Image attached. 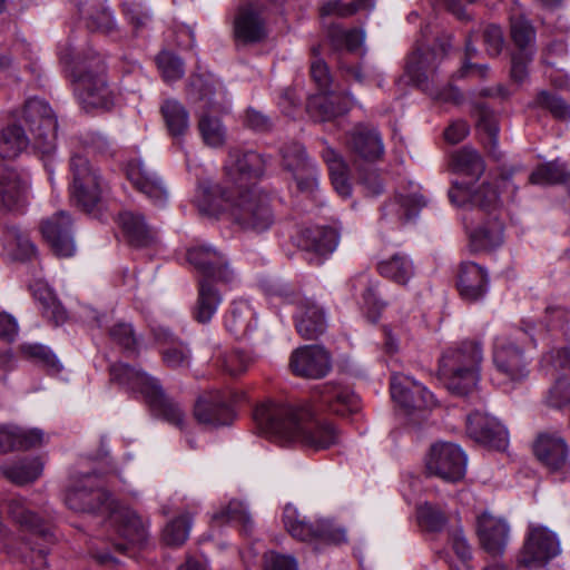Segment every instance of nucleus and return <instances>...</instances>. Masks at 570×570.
Wrapping results in <instances>:
<instances>
[{"instance_id":"774afa93","label":"nucleus","mask_w":570,"mask_h":570,"mask_svg":"<svg viewBox=\"0 0 570 570\" xmlns=\"http://www.w3.org/2000/svg\"><path fill=\"white\" fill-rule=\"evenodd\" d=\"M541 366L548 371L551 368L553 371L563 370L570 372V348L551 350L542 356Z\"/></svg>"},{"instance_id":"4be33fe9","label":"nucleus","mask_w":570,"mask_h":570,"mask_svg":"<svg viewBox=\"0 0 570 570\" xmlns=\"http://www.w3.org/2000/svg\"><path fill=\"white\" fill-rule=\"evenodd\" d=\"M535 458L550 471H563L569 465L570 449L557 432L540 433L533 443Z\"/></svg>"},{"instance_id":"4c0bfd02","label":"nucleus","mask_w":570,"mask_h":570,"mask_svg":"<svg viewBox=\"0 0 570 570\" xmlns=\"http://www.w3.org/2000/svg\"><path fill=\"white\" fill-rule=\"evenodd\" d=\"M26 185L19 174L0 163V208L13 209L24 202Z\"/></svg>"},{"instance_id":"c03bdc74","label":"nucleus","mask_w":570,"mask_h":570,"mask_svg":"<svg viewBox=\"0 0 570 570\" xmlns=\"http://www.w3.org/2000/svg\"><path fill=\"white\" fill-rule=\"evenodd\" d=\"M475 116L478 118V128L485 134L484 145L493 158L499 159L498 134L499 127L495 117L484 105H476Z\"/></svg>"},{"instance_id":"7ed1b4c3","label":"nucleus","mask_w":570,"mask_h":570,"mask_svg":"<svg viewBox=\"0 0 570 570\" xmlns=\"http://www.w3.org/2000/svg\"><path fill=\"white\" fill-rule=\"evenodd\" d=\"M264 173L262 156L253 150L230 149L224 165L222 183L214 184L205 180L198 185L196 205L202 214H215L220 207L216 204L217 189H229L257 186L253 179L259 178Z\"/></svg>"},{"instance_id":"c756f323","label":"nucleus","mask_w":570,"mask_h":570,"mask_svg":"<svg viewBox=\"0 0 570 570\" xmlns=\"http://www.w3.org/2000/svg\"><path fill=\"white\" fill-rule=\"evenodd\" d=\"M215 281L199 279L197 298L191 307V317L199 324H208L223 302V295L214 285Z\"/></svg>"},{"instance_id":"bf43d9fd","label":"nucleus","mask_w":570,"mask_h":570,"mask_svg":"<svg viewBox=\"0 0 570 570\" xmlns=\"http://www.w3.org/2000/svg\"><path fill=\"white\" fill-rule=\"evenodd\" d=\"M535 102L539 107L550 111L559 120L570 119V104L558 95L542 90L538 94Z\"/></svg>"},{"instance_id":"7c9ffc66","label":"nucleus","mask_w":570,"mask_h":570,"mask_svg":"<svg viewBox=\"0 0 570 570\" xmlns=\"http://www.w3.org/2000/svg\"><path fill=\"white\" fill-rule=\"evenodd\" d=\"M320 399L331 412L347 415L360 409L358 396L347 386L326 383L320 389Z\"/></svg>"},{"instance_id":"a211bd4d","label":"nucleus","mask_w":570,"mask_h":570,"mask_svg":"<svg viewBox=\"0 0 570 570\" xmlns=\"http://www.w3.org/2000/svg\"><path fill=\"white\" fill-rule=\"evenodd\" d=\"M449 198L456 206L478 208L482 216L499 214L500 197L497 188L490 183H483L471 190L468 186L454 184L449 189Z\"/></svg>"},{"instance_id":"c85d7f7f","label":"nucleus","mask_w":570,"mask_h":570,"mask_svg":"<svg viewBox=\"0 0 570 570\" xmlns=\"http://www.w3.org/2000/svg\"><path fill=\"white\" fill-rule=\"evenodd\" d=\"M481 218L482 223L469 234L472 252L490 250L503 243L504 224L500 214Z\"/></svg>"},{"instance_id":"a19ab883","label":"nucleus","mask_w":570,"mask_h":570,"mask_svg":"<svg viewBox=\"0 0 570 570\" xmlns=\"http://www.w3.org/2000/svg\"><path fill=\"white\" fill-rule=\"evenodd\" d=\"M160 111L170 136L179 138L188 131L189 115L179 101L173 99L166 100L163 104Z\"/></svg>"},{"instance_id":"680f3d73","label":"nucleus","mask_w":570,"mask_h":570,"mask_svg":"<svg viewBox=\"0 0 570 570\" xmlns=\"http://www.w3.org/2000/svg\"><path fill=\"white\" fill-rule=\"evenodd\" d=\"M213 521L217 524H222L224 522H238L242 523L245 529L252 524L250 517L246 508L243 502L237 500L229 501L226 508L214 513Z\"/></svg>"},{"instance_id":"0e129e2a","label":"nucleus","mask_w":570,"mask_h":570,"mask_svg":"<svg viewBox=\"0 0 570 570\" xmlns=\"http://www.w3.org/2000/svg\"><path fill=\"white\" fill-rule=\"evenodd\" d=\"M110 340L128 352H137L138 341L129 323L119 322L112 325L109 331Z\"/></svg>"},{"instance_id":"2f4dec72","label":"nucleus","mask_w":570,"mask_h":570,"mask_svg":"<svg viewBox=\"0 0 570 570\" xmlns=\"http://www.w3.org/2000/svg\"><path fill=\"white\" fill-rule=\"evenodd\" d=\"M478 534L482 547L492 554L501 553L508 542L509 527L501 520L488 513L478 519Z\"/></svg>"},{"instance_id":"8fccbe9b","label":"nucleus","mask_w":570,"mask_h":570,"mask_svg":"<svg viewBox=\"0 0 570 570\" xmlns=\"http://www.w3.org/2000/svg\"><path fill=\"white\" fill-rule=\"evenodd\" d=\"M254 363V358L238 350L220 353L216 358V365L230 376L244 374Z\"/></svg>"},{"instance_id":"b1692460","label":"nucleus","mask_w":570,"mask_h":570,"mask_svg":"<svg viewBox=\"0 0 570 570\" xmlns=\"http://www.w3.org/2000/svg\"><path fill=\"white\" fill-rule=\"evenodd\" d=\"M127 177L132 186L155 206L163 207L168 200V189L163 179L139 160L129 163Z\"/></svg>"},{"instance_id":"6ab92c4d","label":"nucleus","mask_w":570,"mask_h":570,"mask_svg":"<svg viewBox=\"0 0 570 570\" xmlns=\"http://www.w3.org/2000/svg\"><path fill=\"white\" fill-rule=\"evenodd\" d=\"M292 372L305 379H322L332 368L328 352L320 345H306L296 348L289 361Z\"/></svg>"},{"instance_id":"0eeeda50","label":"nucleus","mask_w":570,"mask_h":570,"mask_svg":"<svg viewBox=\"0 0 570 570\" xmlns=\"http://www.w3.org/2000/svg\"><path fill=\"white\" fill-rule=\"evenodd\" d=\"M73 94L86 111L110 110L115 105V92L106 77V65L100 56L92 55L78 61L71 72Z\"/></svg>"},{"instance_id":"9d476101","label":"nucleus","mask_w":570,"mask_h":570,"mask_svg":"<svg viewBox=\"0 0 570 570\" xmlns=\"http://www.w3.org/2000/svg\"><path fill=\"white\" fill-rule=\"evenodd\" d=\"M22 117L33 136L35 148L43 156L52 155L57 147L58 121L49 104L38 97L29 98Z\"/></svg>"},{"instance_id":"69168bd1","label":"nucleus","mask_w":570,"mask_h":570,"mask_svg":"<svg viewBox=\"0 0 570 570\" xmlns=\"http://www.w3.org/2000/svg\"><path fill=\"white\" fill-rule=\"evenodd\" d=\"M570 321V308L566 306H548L541 324L547 331L566 332Z\"/></svg>"},{"instance_id":"5701e85b","label":"nucleus","mask_w":570,"mask_h":570,"mask_svg":"<svg viewBox=\"0 0 570 570\" xmlns=\"http://www.w3.org/2000/svg\"><path fill=\"white\" fill-rule=\"evenodd\" d=\"M347 149L366 161H376L384 155V145L379 130L370 125L357 124L346 134Z\"/></svg>"},{"instance_id":"c9c22d12","label":"nucleus","mask_w":570,"mask_h":570,"mask_svg":"<svg viewBox=\"0 0 570 570\" xmlns=\"http://www.w3.org/2000/svg\"><path fill=\"white\" fill-rule=\"evenodd\" d=\"M224 324L236 338L250 337L256 328L255 312L245 301L234 302L224 317Z\"/></svg>"},{"instance_id":"39448f33","label":"nucleus","mask_w":570,"mask_h":570,"mask_svg":"<svg viewBox=\"0 0 570 570\" xmlns=\"http://www.w3.org/2000/svg\"><path fill=\"white\" fill-rule=\"evenodd\" d=\"M9 518L24 532L20 547V558L33 570L47 566L49 546L55 542L51 524L31 510L22 498H12L7 503Z\"/></svg>"},{"instance_id":"aec40b11","label":"nucleus","mask_w":570,"mask_h":570,"mask_svg":"<svg viewBox=\"0 0 570 570\" xmlns=\"http://www.w3.org/2000/svg\"><path fill=\"white\" fill-rule=\"evenodd\" d=\"M492 358L498 372L511 382L523 381L529 375L523 351L507 338L495 340Z\"/></svg>"},{"instance_id":"20e7f679","label":"nucleus","mask_w":570,"mask_h":570,"mask_svg":"<svg viewBox=\"0 0 570 570\" xmlns=\"http://www.w3.org/2000/svg\"><path fill=\"white\" fill-rule=\"evenodd\" d=\"M109 373L112 382L140 393L154 415L179 429L184 428L185 411L165 393L157 377L125 363L110 365Z\"/></svg>"},{"instance_id":"864d4df0","label":"nucleus","mask_w":570,"mask_h":570,"mask_svg":"<svg viewBox=\"0 0 570 570\" xmlns=\"http://www.w3.org/2000/svg\"><path fill=\"white\" fill-rule=\"evenodd\" d=\"M454 163L458 170L473 177H480L485 169L481 155L476 150L468 147L456 153Z\"/></svg>"},{"instance_id":"473e14b6","label":"nucleus","mask_w":570,"mask_h":570,"mask_svg":"<svg viewBox=\"0 0 570 570\" xmlns=\"http://www.w3.org/2000/svg\"><path fill=\"white\" fill-rule=\"evenodd\" d=\"M235 36L245 43L259 42L265 38V24L258 4L249 3L240 8L235 20Z\"/></svg>"},{"instance_id":"f03ea898","label":"nucleus","mask_w":570,"mask_h":570,"mask_svg":"<svg viewBox=\"0 0 570 570\" xmlns=\"http://www.w3.org/2000/svg\"><path fill=\"white\" fill-rule=\"evenodd\" d=\"M216 204L220 207L215 214L218 217L226 214L232 224L239 229L253 233H264L275 223L276 216L269 195L258 186L235 189H217Z\"/></svg>"},{"instance_id":"bb28decb","label":"nucleus","mask_w":570,"mask_h":570,"mask_svg":"<svg viewBox=\"0 0 570 570\" xmlns=\"http://www.w3.org/2000/svg\"><path fill=\"white\" fill-rule=\"evenodd\" d=\"M456 286L463 299H481L489 288L487 269L474 262H462L458 271Z\"/></svg>"},{"instance_id":"6e6552de","label":"nucleus","mask_w":570,"mask_h":570,"mask_svg":"<svg viewBox=\"0 0 570 570\" xmlns=\"http://www.w3.org/2000/svg\"><path fill=\"white\" fill-rule=\"evenodd\" d=\"M70 196L81 210L92 213L99 208L106 184L99 170L94 167L87 156L73 153L70 158Z\"/></svg>"},{"instance_id":"f257e3e1","label":"nucleus","mask_w":570,"mask_h":570,"mask_svg":"<svg viewBox=\"0 0 570 570\" xmlns=\"http://www.w3.org/2000/svg\"><path fill=\"white\" fill-rule=\"evenodd\" d=\"M253 417L259 433L281 445L298 443L318 451L338 442L336 428L317 419L309 405L266 401L255 407Z\"/></svg>"},{"instance_id":"e433bc0d","label":"nucleus","mask_w":570,"mask_h":570,"mask_svg":"<svg viewBox=\"0 0 570 570\" xmlns=\"http://www.w3.org/2000/svg\"><path fill=\"white\" fill-rule=\"evenodd\" d=\"M377 273L401 286H406L415 275V265L405 253H395L380 261L376 265Z\"/></svg>"},{"instance_id":"603ef678","label":"nucleus","mask_w":570,"mask_h":570,"mask_svg":"<svg viewBox=\"0 0 570 570\" xmlns=\"http://www.w3.org/2000/svg\"><path fill=\"white\" fill-rule=\"evenodd\" d=\"M417 521L425 531L441 532L448 523V518L440 507L425 502L417 508Z\"/></svg>"},{"instance_id":"e2e57ef3","label":"nucleus","mask_w":570,"mask_h":570,"mask_svg":"<svg viewBox=\"0 0 570 570\" xmlns=\"http://www.w3.org/2000/svg\"><path fill=\"white\" fill-rule=\"evenodd\" d=\"M157 66L165 81H176L183 78L185 70L184 63L179 57L169 52L161 51L156 58Z\"/></svg>"},{"instance_id":"79ce46f5","label":"nucleus","mask_w":570,"mask_h":570,"mask_svg":"<svg viewBox=\"0 0 570 570\" xmlns=\"http://www.w3.org/2000/svg\"><path fill=\"white\" fill-rule=\"evenodd\" d=\"M28 144L29 138L22 127L8 126L0 131V157L13 159L27 148Z\"/></svg>"},{"instance_id":"ddd939ff","label":"nucleus","mask_w":570,"mask_h":570,"mask_svg":"<svg viewBox=\"0 0 570 570\" xmlns=\"http://www.w3.org/2000/svg\"><path fill=\"white\" fill-rule=\"evenodd\" d=\"M560 551V542L554 532L546 527L531 525L518 556V563L527 568L543 567Z\"/></svg>"},{"instance_id":"37998d69","label":"nucleus","mask_w":570,"mask_h":570,"mask_svg":"<svg viewBox=\"0 0 570 570\" xmlns=\"http://www.w3.org/2000/svg\"><path fill=\"white\" fill-rule=\"evenodd\" d=\"M347 286L351 292L362 289L363 304L368 309L381 311L385 307V303L377 295V282L372 281L367 273H358L348 281Z\"/></svg>"},{"instance_id":"a878e982","label":"nucleus","mask_w":570,"mask_h":570,"mask_svg":"<svg viewBox=\"0 0 570 570\" xmlns=\"http://www.w3.org/2000/svg\"><path fill=\"white\" fill-rule=\"evenodd\" d=\"M194 415L200 424L212 428L229 425L235 417L230 402L218 393L199 397L195 404Z\"/></svg>"},{"instance_id":"3c124183","label":"nucleus","mask_w":570,"mask_h":570,"mask_svg":"<svg viewBox=\"0 0 570 570\" xmlns=\"http://www.w3.org/2000/svg\"><path fill=\"white\" fill-rule=\"evenodd\" d=\"M193 519L189 513L180 514L167 523L163 532V540L167 546L179 547L189 537Z\"/></svg>"},{"instance_id":"5fc2aeb1","label":"nucleus","mask_w":570,"mask_h":570,"mask_svg":"<svg viewBox=\"0 0 570 570\" xmlns=\"http://www.w3.org/2000/svg\"><path fill=\"white\" fill-rule=\"evenodd\" d=\"M281 154L284 167L291 173L299 171L314 164L307 156L305 148L296 141H292L282 147Z\"/></svg>"},{"instance_id":"ea45409f","label":"nucleus","mask_w":570,"mask_h":570,"mask_svg":"<svg viewBox=\"0 0 570 570\" xmlns=\"http://www.w3.org/2000/svg\"><path fill=\"white\" fill-rule=\"evenodd\" d=\"M42 471L43 463L39 458L23 459L1 468L2 475L17 485L35 482Z\"/></svg>"},{"instance_id":"13d9d810","label":"nucleus","mask_w":570,"mask_h":570,"mask_svg":"<svg viewBox=\"0 0 570 570\" xmlns=\"http://www.w3.org/2000/svg\"><path fill=\"white\" fill-rule=\"evenodd\" d=\"M161 360L171 370L188 368L191 362L190 350L181 342L174 343L163 348Z\"/></svg>"},{"instance_id":"6e6d98bb","label":"nucleus","mask_w":570,"mask_h":570,"mask_svg":"<svg viewBox=\"0 0 570 570\" xmlns=\"http://www.w3.org/2000/svg\"><path fill=\"white\" fill-rule=\"evenodd\" d=\"M374 7V0H352L344 3L340 0L328 1L321 8L322 16L335 14L341 18H346L355 14L361 10H371Z\"/></svg>"},{"instance_id":"9b49d317","label":"nucleus","mask_w":570,"mask_h":570,"mask_svg":"<svg viewBox=\"0 0 570 570\" xmlns=\"http://www.w3.org/2000/svg\"><path fill=\"white\" fill-rule=\"evenodd\" d=\"M110 494L105 488L101 475L91 472L72 476L65 494V502L70 510L96 513L109 505Z\"/></svg>"},{"instance_id":"58836bf2","label":"nucleus","mask_w":570,"mask_h":570,"mask_svg":"<svg viewBox=\"0 0 570 570\" xmlns=\"http://www.w3.org/2000/svg\"><path fill=\"white\" fill-rule=\"evenodd\" d=\"M424 206H426V200L421 195H400L383 205L381 209L382 218L404 224L412 217H415Z\"/></svg>"},{"instance_id":"2eb2a0df","label":"nucleus","mask_w":570,"mask_h":570,"mask_svg":"<svg viewBox=\"0 0 570 570\" xmlns=\"http://www.w3.org/2000/svg\"><path fill=\"white\" fill-rule=\"evenodd\" d=\"M390 390L393 401L409 413L428 410L435 405L433 394L409 376L392 375Z\"/></svg>"},{"instance_id":"f3484780","label":"nucleus","mask_w":570,"mask_h":570,"mask_svg":"<svg viewBox=\"0 0 570 570\" xmlns=\"http://www.w3.org/2000/svg\"><path fill=\"white\" fill-rule=\"evenodd\" d=\"M188 263L202 275L200 279L229 283L233 272L219 252L210 246H195L187 250Z\"/></svg>"},{"instance_id":"338daca9","label":"nucleus","mask_w":570,"mask_h":570,"mask_svg":"<svg viewBox=\"0 0 570 570\" xmlns=\"http://www.w3.org/2000/svg\"><path fill=\"white\" fill-rule=\"evenodd\" d=\"M22 353L35 361L40 362L45 366L59 371L61 365L56 355L46 346L40 344H23Z\"/></svg>"},{"instance_id":"49530a36","label":"nucleus","mask_w":570,"mask_h":570,"mask_svg":"<svg viewBox=\"0 0 570 570\" xmlns=\"http://www.w3.org/2000/svg\"><path fill=\"white\" fill-rule=\"evenodd\" d=\"M3 245L19 259H31L37 253L36 246L28 235L14 226L4 230Z\"/></svg>"},{"instance_id":"4468645a","label":"nucleus","mask_w":570,"mask_h":570,"mask_svg":"<svg viewBox=\"0 0 570 570\" xmlns=\"http://www.w3.org/2000/svg\"><path fill=\"white\" fill-rule=\"evenodd\" d=\"M285 301L297 305L295 326L298 334L305 340H316L326 330L324 311L314 301L301 297L294 292L283 289L279 292Z\"/></svg>"},{"instance_id":"a18cd8bd","label":"nucleus","mask_w":570,"mask_h":570,"mask_svg":"<svg viewBox=\"0 0 570 570\" xmlns=\"http://www.w3.org/2000/svg\"><path fill=\"white\" fill-rule=\"evenodd\" d=\"M510 35L519 51L535 50V29L522 14L512 16L510 19Z\"/></svg>"},{"instance_id":"412c9836","label":"nucleus","mask_w":570,"mask_h":570,"mask_svg":"<svg viewBox=\"0 0 570 570\" xmlns=\"http://www.w3.org/2000/svg\"><path fill=\"white\" fill-rule=\"evenodd\" d=\"M110 521L127 543H116V551L128 554L130 546L142 544L147 540V528L144 520L128 507H117L111 511Z\"/></svg>"},{"instance_id":"1a4fd4ad","label":"nucleus","mask_w":570,"mask_h":570,"mask_svg":"<svg viewBox=\"0 0 570 570\" xmlns=\"http://www.w3.org/2000/svg\"><path fill=\"white\" fill-rule=\"evenodd\" d=\"M283 523L294 539L303 542L338 544L346 541L344 529L335 527L326 519L311 520L289 503L284 508Z\"/></svg>"},{"instance_id":"cd10ccee","label":"nucleus","mask_w":570,"mask_h":570,"mask_svg":"<svg viewBox=\"0 0 570 570\" xmlns=\"http://www.w3.org/2000/svg\"><path fill=\"white\" fill-rule=\"evenodd\" d=\"M353 105L350 95L320 94L308 98L306 110L315 121L324 122L346 114Z\"/></svg>"},{"instance_id":"4d7b16f0","label":"nucleus","mask_w":570,"mask_h":570,"mask_svg":"<svg viewBox=\"0 0 570 570\" xmlns=\"http://www.w3.org/2000/svg\"><path fill=\"white\" fill-rule=\"evenodd\" d=\"M198 129L206 145L215 148L224 145L226 131L218 118L204 115L199 119Z\"/></svg>"},{"instance_id":"f8f14e48","label":"nucleus","mask_w":570,"mask_h":570,"mask_svg":"<svg viewBox=\"0 0 570 570\" xmlns=\"http://www.w3.org/2000/svg\"><path fill=\"white\" fill-rule=\"evenodd\" d=\"M466 462L468 458L459 445L438 442L430 448L425 459V470L430 476L456 483L465 475Z\"/></svg>"},{"instance_id":"de8ad7c7","label":"nucleus","mask_w":570,"mask_h":570,"mask_svg":"<svg viewBox=\"0 0 570 570\" xmlns=\"http://www.w3.org/2000/svg\"><path fill=\"white\" fill-rule=\"evenodd\" d=\"M364 32L357 29L345 30L340 26L328 28L327 38L335 51H355L364 41Z\"/></svg>"},{"instance_id":"09e8293b","label":"nucleus","mask_w":570,"mask_h":570,"mask_svg":"<svg viewBox=\"0 0 570 570\" xmlns=\"http://www.w3.org/2000/svg\"><path fill=\"white\" fill-rule=\"evenodd\" d=\"M568 175L564 164L550 161L538 166L529 176V181L534 185H554L567 181Z\"/></svg>"},{"instance_id":"423d86ee","label":"nucleus","mask_w":570,"mask_h":570,"mask_svg":"<svg viewBox=\"0 0 570 570\" xmlns=\"http://www.w3.org/2000/svg\"><path fill=\"white\" fill-rule=\"evenodd\" d=\"M483 360L482 344L464 341L448 348L441 360L439 372L448 390L460 396L472 393L479 382L480 365Z\"/></svg>"},{"instance_id":"052dcab7","label":"nucleus","mask_w":570,"mask_h":570,"mask_svg":"<svg viewBox=\"0 0 570 570\" xmlns=\"http://www.w3.org/2000/svg\"><path fill=\"white\" fill-rule=\"evenodd\" d=\"M42 315L55 325H60L67 320V312L50 291L40 292L37 295Z\"/></svg>"},{"instance_id":"f704fd0d","label":"nucleus","mask_w":570,"mask_h":570,"mask_svg":"<svg viewBox=\"0 0 570 570\" xmlns=\"http://www.w3.org/2000/svg\"><path fill=\"white\" fill-rule=\"evenodd\" d=\"M340 235L333 227L315 226L301 232L298 244L306 252L331 254L338 244Z\"/></svg>"},{"instance_id":"dca6fc26","label":"nucleus","mask_w":570,"mask_h":570,"mask_svg":"<svg viewBox=\"0 0 570 570\" xmlns=\"http://www.w3.org/2000/svg\"><path fill=\"white\" fill-rule=\"evenodd\" d=\"M466 433L476 443L489 449L504 451L509 444L508 431L494 417L474 411L466 417Z\"/></svg>"},{"instance_id":"393cba45","label":"nucleus","mask_w":570,"mask_h":570,"mask_svg":"<svg viewBox=\"0 0 570 570\" xmlns=\"http://www.w3.org/2000/svg\"><path fill=\"white\" fill-rule=\"evenodd\" d=\"M41 232L51 249L57 256L70 257L75 254L76 246L71 235V219L65 212H59L47 219Z\"/></svg>"},{"instance_id":"72a5a7b5","label":"nucleus","mask_w":570,"mask_h":570,"mask_svg":"<svg viewBox=\"0 0 570 570\" xmlns=\"http://www.w3.org/2000/svg\"><path fill=\"white\" fill-rule=\"evenodd\" d=\"M118 224L121 227L127 240L135 247H147L157 239V233L149 227L145 217L132 212H124L118 216Z\"/></svg>"}]
</instances>
